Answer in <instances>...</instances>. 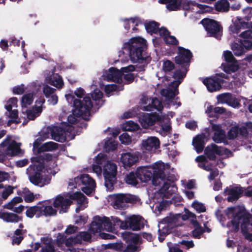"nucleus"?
Here are the masks:
<instances>
[{"mask_svg":"<svg viewBox=\"0 0 252 252\" xmlns=\"http://www.w3.org/2000/svg\"><path fill=\"white\" fill-rule=\"evenodd\" d=\"M225 214L228 219H232L227 223V227L231 231L238 232L242 221V233L247 239H252V215L247 212L244 206L237 205L228 207L225 210Z\"/></svg>","mask_w":252,"mask_h":252,"instance_id":"1","label":"nucleus"},{"mask_svg":"<svg viewBox=\"0 0 252 252\" xmlns=\"http://www.w3.org/2000/svg\"><path fill=\"white\" fill-rule=\"evenodd\" d=\"M146 46V40L141 37H136L130 38L124 43L123 50L129 53L130 59L133 63L149 62L151 59L142 53V49Z\"/></svg>","mask_w":252,"mask_h":252,"instance_id":"2","label":"nucleus"},{"mask_svg":"<svg viewBox=\"0 0 252 252\" xmlns=\"http://www.w3.org/2000/svg\"><path fill=\"white\" fill-rule=\"evenodd\" d=\"M68 102L73 101V109L72 110L74 115L80 116L83 119L89 120L91 115V111L93 107L91 99L89 96H85L82 100L74 98L71 94L65 95Z\"/></svg>","mask_w":252,"mask_h":252,"instance_id":"3","label":"nucleus"},{"mask_svg":"<svg viewBox=\"0 0 252 252\" xmlns=\"http://www.w3.org/2000/svg\"><path fill=\"white\" fill-rule=\"evenodd\" d=\"M159 163L151 167H140L137 169L138 178L141 182L147 183L152 179V184L155 186H159V178H161L162 172L159 168Z\"/></svg>","mask_w":252,"mask_h":252,"instance_id":"4","label":"nucleus"},{"mask_svg":"<svg viewBox=\"0 0 252 252\" xmlns=\"http://www.w3.org/2000/svg\"><path fill=\"white\" fill-rule=\"evenodd\" d=\"M160 3L165 4L166 7L169 11L179 9L181 5L185 10H194L195 12H204L205 9L204 5L199 4L194 1L185 0H158Z\"/></svg>","mask_w":252,"mask_h":252,"instance_id":"5","label":"nucleus"},{"mask_svg":"<svg viewBox=\"0 0 252 252\" xmlns=\"http://www.w3.org/2000/svg\"><path fill=\"white\" fill-rule=\"evenodd\" d=\"M112 220L117 228L122 229H129L133 231H139L144 228V220L142 217L132 215L125 220H122L117 217L112 216Z\"/></svg>","mask_w":252,"mask_h":252,"instance_id":"6","label":"nucleus"},{"mask_svg":"<svg viewBox=\"0 0 252 252\" xmlns=\"http://www.w3.org/2000/svg\"><path fill=\"white\" fill-rule=\"evenodd\" d=\"M164 164L163 163H159V168L162 172L161 178H159V181L163 184L161 188L159 189L161 193L163 194L165 196L171 195L177 191V187L175 184L172 185L167 182L169 181L174 183L177 180L176 176L174 174L170 173H166L165 171Z\"/></svg>","mask_w":252,"mask_h":252,"instance_id":"7","label":"nucleus"},{"mask_svg":"<svg viewBox=\"0 0 252 252\" xmlns=\"http://www.w3.org/2000/svg\"><path fill=\"white\" fill-rule=\"evenodd\" d=\"M185 76V73L181 71H177L173 75L174 80L171 82L168 89H163L161 91V94L164 96L167 99L173 98L178 94L177 90L178 86L181 83L182 78Z\"/></svg>","mask_w":252,"mask_h":252,"instance_id":"8","label":"nucleus"},{"mask_svg":"<svg viewBox=\"0 0 252 252\" xmlns=\"http://www.w3.org/2000/svg\"><path fill=\"white\" fill-rule=\"evenodd\" d=\"M117 167L116 164L109 162L104 166L103 176L105 180V186L108 189L114 188L116 181Z\"/></svg>","mask_w":252,"mask_h":252,"instance_id":"9","label":"nucleus"},{"mask_svg":"<svg viewBox=\"0 0 252 252\" xmlns=\"http://www.w3.org/2000/svg\"><path fill=\"white\" fill-rule=\"evenodd\" d=\"M228 76L223 73L217 74L214 77L208 78L203 80L204 84L210 92H216L221 88V84L223 83V79H228Z\"/></svg>","mask_w":252,"mask_h":252,"instance_id":"10","label":"nucleus"},{"mask_svg":"<svg viewBox=\"0 0 252 252\" xmlns=\"http://www.w3.org/2000/svg\"><path fill=\"white\" fill-rule=\"evenodd\" d=\"M223 56L226 63L221 64L223 70L227 74L237 71L239 68V64L231 52L228 51H224Z\"/></svg>","mask_w":252,"mask_h":252,"instance_id":"11","label":"nucleus"},{"mask_svg":"<svg viewBox=\"0 0 252 252\" xmlns=\"http://www.w3.org/2000/svg\"><path fill=\"white\" fill-rule=\"evenodd\" d=\"M208 34L220 38L221 35L220 28L219 24L215 21L209 19H204L201 21Z\"/></svg>","mask_w":252,"mask_h":252,"instance_id":"12","label":"nucleus"},{"mask_svg":"<svg viewBox=\"0 0 252 252\" xmlns=\"http://www.w3.org/2000/svg\"><path fill=\"white\" fill-rule=\"evenodd\" d=\"M51 138L54 140L63 143L66 140V132L72 131L74 127H51Z\"/></svg>","mask_w":252,"mask_h":252,"instance_id":"13","label":"nucleus"},{"mask_svg":"<svg viewBox=\"0 0 252 252\" xmlns=\"http://www.w3.org/2000/svg\"><path fill=\"white\" fill-rule=\"evenodd\" d=\"M29 172L30 181L35 186L43 187L44 183H43V176L40 173L41 168L38 169V167L35 165L30 166L28 169Z\"/></svg>","mask_w":252,"mask_h":252,"instance_id":"14","label":"nucleus"},{"mask_svg":"<svg viewBox=\"0 0 252 252\" xmlns=\"http://www.w3.org/2000/svg\"><path fill=\"white\" fill-rule=\"evenodd\" d=\"M72 202L70 198L59 194L54 199L53 206L54 208L59 209L60 214H63L67 212Z\"/></svg>","mask_w":252,"mask_h":252,"instance_id":"15","label":"nucleus"},{"mask_svg":"<svg viewBox=\"0 0 252 252\" xmlns=\"http://www.w3.org/2000/svg\"><path fill=\"white\" fill-rule=\"evenodd\" d=\"M80 181L84 186L82 187V190L87 195L91 194L96 187V184L94 180L88 174L81 175Z\"/></svg>","mask_w":252,"mask_h":252,"instance_id":"16","label":"nucleus"},{"mask_svg":"<svg viewBox=\"0 0 252 252\" xmlns=\"http://www.w3.org/2000/svg\"><path fill=\"white\" fill-rule=\"evenodd\" d=\"M226 135L227 140H234L238 136L247 139L249 132L247 127H231Z\"/></svg>","mask_w":252,"mask_h":252,"instance_id":"17","label":"nucleus"},{"mask_svg":"<svg viewBox=\"0 0 252 252\" xmlns=\"http://www.w3.org/2000/svg\"><path fill=\"white\" fill-rule=\"evenodd\" d=\"M45 103V99L43 97H40L35 101V105L32 107V110L27 111V116L29 120H34L36 117L39 116L43 108Z\"/></svg>","mask_w":252,"mask_h":252,"instance_id":"18","label":"nucleus"},{"mask_svg":"<svg viewBox=\"0 0 252 252\" xmlns=\"http://www.w3.org/2000/svg\"><path fill=\"white\" fill-rule=\"evenodd\" d=\"M123 238L126 242L129 241L133 244H128L123 252H135L137 250L136 244L138 241V237L133 233L126 231L122 234Z\"/></svg>","mask_w":252,"mask_h":252,"instance_id":"19","label":"nucleus"},{"mask_svg":"<svg viewBox=\"0 0 252 252\" xmlns=\"http://www.w3.org/2000/svg\"><path fill=\"white\" fill-rule=\"evenodd\" d=\"M141 148L143 150L148 151H155L159 148L160 141L155 136L149 137L142 141Z\"/></svg>","mask_w":252,"mask_h":252,"instance_id":"20","label":"nucleus"},{"mask_svg":"<svg viewBox=\"0 0 252 252\" xmlns=\"http://www.w3.org/2000/svg\"><path fill=\"white\" fill-rule=\"evenodd\" d=\"M204 153L207 157L211 160H216V154L219 156H222L223 154L222 147L218 146L215 144L207 146L205 149Z\"/></svg>","mask_w":252,"mask_h":252,"instance_id":"21","label":"nucleus"},{"mask_svg":"<svg viewBox=\"0 0 252 252\" xmlns=\"http://www.w3.org/2000/svg\"><path fill=\"white\" fill-rule=\"evenodd\" d=\"M243 193V189L241 187H233L225 189L224 193L228 195L227 200L229 202H233L237 200Z\"/></svg>","mask_w":252,"mask_h":252,"instance_id":"22","label":"nucleus"},{"mask_svg":"<svg viewBox=\"0 0 252 252\" xmlns=\"http://www.w3.org/2000/svg\"><path fill=\"white\" fill-rule=\"evenodd\" d=\"M138 161V156L133 153H126L121 155V161L125 168H129Z\"/></svg>","mask_w":252,"mask_h":252,"instance_id":"23","label":"nucleus"},{"mask_svg":"<svg viewBox=\"0 0 252 252\" xmlns=\"http://www.w3.org/2000/svg\"><path fill=\"white\" fill-rule=\"evenodd\" d=\"M104 79L107 80H111L118 83L122 82V71L119 70L115 68H110L108 71H105L103 74Z\"/></svg>","mask_w":252,"mask_h":252,"instance_id":"24","label":"nucleus"},{"mask_svg":"<svg viewBox=\"0 0 252 252\" xmlns=\"http://www.w3.org/2000/svg\"><path fill=\"white\" fill-rule=\"evenodd\" d=\"M222 127H212L214 131L213 140L217 143H223L224 145H228V142L226 139L225 131L221 129Z\"/></svg>","mask_w":252,"mask_h":252,"instance_id":"25","label":"nucleus"},{"mask_svg":"<svg viewBox=\"0 0 252 252\" xmlns=\"http://www.w3.org/2000/svg\"><path fill=\"white\" fill-rule=\"evenodd\" d=\"M160 120L159 117L156 114H143L139 118V122L143 126H152L155 122Z\"/></svg>","mask_w":252,"mask_h":252,"instance_id":"26","label":"nucleus"},{"mask_svg":"<svg viewBox=\"0 0 252 252\" xmlns=\"http://www.w3.org/2000/svg\"><path fill=\"white\" fill-rule=\"evenodd\" d=\"M0 219L7 222L16 223L22 221L23 217L13 213L0 212Z\"/></svg>","mask_w":252,"mask_h":252,"instance_id":"27","label":"nucleus"},{"mask_svg":"<svg viewBox=\"0 0 252 252\" xmlns=\"http://www.w3.org/2000/svg\"><path fill=\"white\" fill-rule=\"evenodd\" d=\"M191 57V53L189 50L184 48H179V55L175 57L176 63L181 64L188 62Z\"/></svg>","mask_w":252,"mask_h":252,"instance_id":"28","label":"nucleus"},{"mask_svg":"<svg viewBox=\"0 0 252 252\" xmlns=\"http://www.w3.org/2000/svg\"><path fill=\"white\" fill-rule=\"evenodd\" d=\"M45 80L47 83L58 89L62 88L63 86L62 78L58 74H52L50 76H47Z\"/></svg>","mask_w":252,"mask_h":252,"instance_id":"29","label":"nucleus"},{"mask_svg":"<svg viewBox=\"0 0 252 252\" xmlns=\"http://www.w3.org/2000/svg\"><path fill=\"white\" fill-rule=\"evenodd\" d=\"M240 35L244 38V40L240 42L241 45L245 49L250 48L252 44L249 39L252 38V23L251 25V29L243 32Z\"/></svg>","mask_w":252,"mask_h":252,"instance_id":"30","label":"nucleus"},{"mask_svg":"<svg viewBox=\"0 0 252 252\" xmlns=\"http://www.w3.org/2000/svg\"><path fill=\"white\" fill-rule=\"evenodd\" d=\"M102 217L95 216L90 224L89 231L93 234L97 233L102 230Z\"/></svg>","mask_w":252,"mask_h":252,"instance_id":"31","label":"nucleus"},{"mask_svg":"<svg viewBox=\"0 0 252 252\" xmlns=\"http://www.w3.org/2000/svg\"><path fill=\"white\" fill-rule=\"evenodd\" d=\"M9 112L8 115L9 118V120L8 121V125H11L12 124L18 125L22 123V125H25L27 124L26 120L24 119L22 122L21 119L18 117V111L16 109H13L11 111H8Z\"/></svg>","mask_w":252,"mask_h":252,"instance_id":"32","label":"nucleus"},{"mask_svg":"<svg viewBox=\"0 0 252 252\" xmlns=\"http://www.w3.org/2000/svg\"><path fill=\"white\" fill-rule=\"evenodd\" d=\"M205 135L204 134L197 135L193 139V145L198 153L202 152L204 148Z\"/></svg>","mask_w":252,"mask_h":252,"instance_id":"33","label":"nucleus"},{"mask_svg":"<svg viewBox=\"0 0 252 252\" xmlns=\"http://www.w3.org/2000/svg\"><path fill=\"white\" fill-rule=\"evenodd\" d=\"M20 148L18 143L12 140L10 144L6 147L5 151V154L8 156H14L20 153Z\"/></svg>","mask_w":252,"mask_h":252,"instance_id":"34","label":"nucleus"},{"mask_svg":"<svg viewBox=\"0 0 252 252\" xmlns=\"http://www.w3.org/2000/svg\"><path fill=\"white\" fill-rule=\"evenodd\" d=\"M27 208L26 215L27 217L32 219L34 216H35L36 218L41 217L40 206L35 205L29 207H27Z\"/></svg>","mask_w":252,"mask_h":252,"instance_id":"35","label":"nucleus"},{"mask_svg":"<svg viewBox=\"0 0 252 252\" xmlns=\"http://www.w3.org/2000/svg\"><path fill=\"white\" fill-rule=\"evenodd\" d=\"M153 102L152 98L148 96H142L140 99V107L144 111H151L152 110V103Z\"/></svg>","mask_w":252,"mask_h":252,"instance_id":"36","label":"nucleus"},{"mask_svg":"<svg viewBox=\"0 0 252 252\" xmlns=\"http://www.w3.org/2000/svg\"><path fill=\"white\" fill-rule=\"evenodd\" d=\"M40 206L41 217L43 216L45 217L55 216L57 214V210L53 208L52 206L41 205Z\"/></svg>","mask_w":252,"mask_h":252,"instance_id":"37","label":"nucleus"},{"mask_svg":"<svg viewBox=\"0 0 252 252\" xmlns=\"http://www.w3.org/2000/svg\"><path fill=\"white\" fill-rule=\"evenodd\" d=\"M59 147V144L53 141L46 142L39 147L38 152L52 151L57 150Z\"/></svg>","mask_w":252,"mask_h":252,"instance_id":"38","label":"nucleus"},{"mask_svg":"<svg viewBox=\"0 0 252 252\" xmlns=\"http://www.w3.org/2000/svg\"><path fill=\"white\" fill-rule=\"evenodd\" d=\"M134 70L133 65H129L122 68V77L124 76L125 80L127 82L131 81L133 78V75L131 73Z\"/></svg>","mask_w":252,"mask_h":252,"instance_id":"39","label":"nucleus"},{"mask_svg":"<svg viewBox=\"0 0 252 252\" xmlns=\"http://www.w3.org/2000/svg\"><path fill=\"white\" fill-rule=\"evenodd\" d=\"M247 23L242 21L241 19L237 18L233 24L230 27V30L233 33H238L240 29L247 26Z\"/></svg>","mask_w":252,"mask_h":252,"instance_id":"40","label":"nucleus"},{"mask_svg":"<svg viewBox=\"0 0 252 252\" xmlns=\"http://www.w3.org/2000/svg\"><path fill=\"white\" fill-rule=\"evenodd\" d=\"M137 179L138 178L136 170L135 173L132 171L127 174L125 177V181L126 184L135 186L138 184Z\"/></svg>","mask_w":252,"mask_h":252,"instance_id":"41","label":"nucleus"},{"mask_svg":"<svg viewBox=\"0 0 252 252\" xmlns=\"http://www.w3.org/2000/svg\"><path fill=\"white\" fill-rule=\"evenodd\" d=\"M102 230H106L108 231H112L115 227L117 228L116 226L114 225V223L111 219V221L110 219L106 217H102Z\"/></svg>","mask_w":252,"mask_h":252,"instance_id":"42","label":"nucleus"},{"mask_svg":"<svg viewBox=\"0 0 252 252\" xmlns=\"http://www.w3.org/2000/svg\"><path fill=\"white\" fill-rule=\"evenodd\" d=\"M69 198L72 200H76L77 203L80 205L83 204L87 198L80 191H76L69 196Z\"/></svg>","mask_w":252,"mask_h":252,"instance_id":"43","label":"nucleus"},{"mask_svg":"<svg viewBox=\"0 0 252 252\" xmlns=\"http://www.w3.org/2000/svg\"><path fill=\"white\" fill-rule=\"evenodd\" d=\"M4 188V189L1 193V198L5 200L8 197L13 193V189L15 187H12L10 185L4 186L2 184H0V189Z\"/></svg>","mask_w":252,"mask_h":252,"instance_id":"44","label":"nucleus"},{"mask_svg":"<svg viewBox=\"0 0 252 252\" xmlns=\"http://www.w3.org/2000/svg\"><path fill=\"white\" fill-rule=\"evenodd\" d=\"M117 148V144L112 139L109 138L105 141L104 149L106 152L109 153L115 150Z\"/></svg>","mask_w":252,"mask_h":252,"instance_id":"45","label":"nucleus"},{"mask_svg":"<svg viewBox=\"0 0 252 252\" xmlns=\"http://www.w3.org/2000/svg\"><path fill=\"white\" fill-rule=\"evenodd\" d=\"M33 99V94L32 93H29L23 95L21 103L22 108H26L30 105L32 103Z\"/></svg>","mask_w":252,"mask_h":252,"instance_id":"46","label":"nucleus"},{"mask_svg":"<svg viewBox=\"0 0 252 252\" xmlns=\"http://www.w3.org/2000/svg\"><path fill=\"white\" fill-rule=\"evenodd\" d=\"M51 127H43L40 131L39 132L40 137L38 138L39 141H43L51 136Z\"/></svg>","mask_w":252,"mask_h":252,"instance_id":"47","label":"nucleus"},{"mask_svg":"<svg viewBox=\"0 0 252 252\" xmlns=\"http://www.w3.org/2000/svg\"><path fill=\"white\" fill-rule=\"evenodd\" d=\"M216 9L220 11H226L229 8V4L226 0H220L216 2Z\"/></svg>","mask_w":252,"mask_h":252,"instance_id":"48","label":"nucleus"},{"mask_svg":"<svg viewBox=\"0 0 252 252\" xmlns=\"http://www.w3.org/2000/svg\"><path fill=\"white\" fill-rule=\"evenodd\" d=\"M23 201V199L20 196L14 197L9 202L3 205V208L8 210H12L13 207L17 203Z\"/></svg>","mask_w":252,"mask_h":252,"instance_id":"49","label":"nucleus"},{"mask_svg":"<svg viewBox=\"0 0 252 252\" xmlns=\"http://www.w3.org/2000/svg\"><path fill=\"white\" fill-rule=\"evenodd\" d=\"M159 26L158 23L151 21L145 24V27L148 32L153 33L158 32V28Z\"/></svg>","mask_w":252,"mask_h":252,"instance_id":"50","label":"nucleus"},{"mask_svg":"<svg viewBox=\"0 0 252 252\" xmlns=\"http://www.w3.org/2000/svg\"><path fill=\"white\" fill-rule=\"evenodd\" d=\"M80 117V116H76V115H74V114L72 113V114L70 115L67 118V125L65 124V122L62 123V124H63V126H71V125H77L79 122Z\"/></svg>","mask_w":252,"mask_h":252,"instance_id":"51","label":"nucleus"},{"mask_svg":"<svg viewBox=\"0 0 252 252\" xmlns=\"http://www.w3.org/2000/svg\"><path fill=\"white\" fill-rule=\"evenodd\" d=\"M125 203V194H119L117 195L114 200V207L116 209L122 207V204Z\"/></svg>","mask_w":252,"mask_h":252,"instance_id":"52","label":"nucleus"},{"mask_svg":"<svg viewBox=\"0 0 252 252\" xmlns=\"http://www.w3.org/2000/svg\"><path fill=\"white\" fill-rule=\"evenodd\" d=\"M53 156L50 154L43 153L42 155H40L38 157H36L35 161L38 162L42 163L44 161H50L52 160Z\"/></svg>","mask_w":252,"mask_h":252,"instance_id":"53","label":"nucleus"},{"mask_svg":"<svg viewBox=\"0 0 252 252\" xmlns=\"http://www.w3.org/2000/svg\"><path fill=\"white\" fill-rule=\"evenodd\" d=\"M232 50L236 56H240L245 52V49L241 44L236 43L232 45Z\"/></svg>","mask_w":252,"mask_h":252,"instance_id":"54","label":"nucleus"},{"mask_svg":"<svg viewBox=\"0 0 252 252\" xmlns=\"http://www.w3.org/2000/svg\"><path fill=\"white\" fill-rule=\"evenodd\" d=\"M17 107V99L16 97L11 98L5 106L7 111H10Z\"/></svg>","mask_w":252,"mask_h":252,"instance_id":"55","label":"nucleus"},{"mask_svg":"<svg viewBox=\"0 0 252 252\" xmlns=\"http://www.w3.org/2000/svg\"><path fill=\"white\" fill-rule=\"evenodd\" d=\"M191 206L198 213L205 212L206 210L204 204L196 200L193 201Z\"/></svg>","mask_w":252,"mask_h":252,"instance_id":"56","label":"nucleus"},{"mask_svg":"<svg viewBox=\"0 0 252 252\" xmlns=\"http://www.w3.org/2000/svg\"><path fill=\"white\" fill-rule=\"evenodd\" d=\"M230 94L225 93L218 95L217 97L218 103L221 104L226 103L228 104Z\"/></svg>","mask_w":252,"mask_h":252,"instance_id":"57","label":"nucleus"},{"mask_svg":"<svg viewBox=\"0 0 252 252\" xmlns=\"http://www.w3.org/2000/svg\"><path fill=\"white\" fill-rule=\"evenodd\" d=\"M205 232V230L202 227L195 228L192 231V236L196 239H200L201 235Z\"/></svg>","mask_w":252,"mask_h":252,"instance_id":"58","label":"nucleus"},{"mask_svg":"<svg viewBox=\"0 0 252 252\" xmlns=\"http://www.w3.org/2000/svg\"><path fill=\"white\" fill-rule=\"evenodd\" d=\"M55 91V89L47 85L44 86L43 88V93L47 98L49 97L50 95L53 94H54Z\"/></svg>","mask_w":252,"mask_h":252,"instance_id":"59","label":"nucleus"},{"mask_svg":"<svg viewBox=\"0 0 252 252\" xmlns=\"http://www.w3.org/2000/svg\"><path fill=\"white\" fill-rule=\"evenodd\" d=\"M228 104L233 107H237L239 105V101L237 98L232 96L230 94L229 96Z\"/></svg>","mask_w":252,"mask_h":252,"instance_id":"60","label":"nucleus"},{"mask_svg":"<svg viewBox=\"0 0 252 252\" xmlns=\"http://www.w3.org/2000/svg\"><path fill=\"white\" fill-rule=\"evenodd\" d=\"M120 140L123 144H128L131 142V138L127 133H124L120 136Z\"/></svg>","mask_w":252,"mask_h":252,"instance_id":"61","label":"nucleus"},{"mask_svg":"<svg viewBox=\"0 0 252 252\" xmlns=\"http://www.w3.org/2000/svg\"><path fill=\"white\" fill-rule=\"evenodd\" d=\"M66 236L63 233H59L57 237L56 242L57 245L60 246L65 244Z\"/></svg>","mask_w":252,"mask_h":252,"instance_id":"62","label":"nucleus"},{"mask_svg":"<svg viewBox=\"0 0 252 252\" xmlns=\"http://www.w3.org/2000/svg\"><path fill=\"white\" fill-rule=\"evenodd\" d=\"M162 68L165 71H170L174 68V64L169 61H166L163 63Z\"/></svg>","mask_w":252,"mask_h":252,"instance_id":"63","label":"nucleus"},{"mask_svg":"<svg viewBox=\"0 0 252 252\" xmlns=\"http://www.w3.org/2000/svg\"><path fill=\"white\" fill-rule=\"evenodd\" d=\"M169 248V252H183L182 250L179 248V244L173 245L171 243L168 244Z\"/></svg>","mask_w":252,"mask_h":252,"instance_id":"64","label":"nucleus"}]
</instances>
